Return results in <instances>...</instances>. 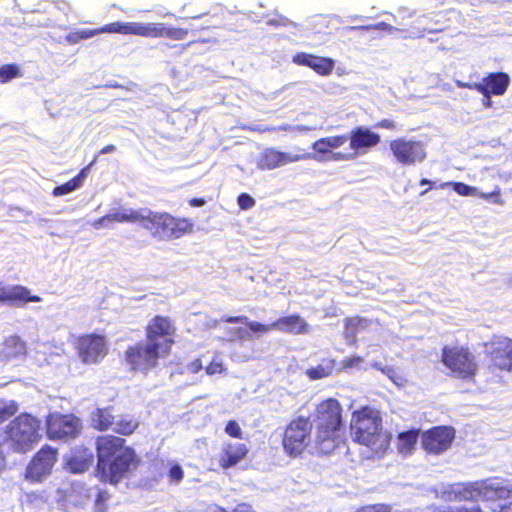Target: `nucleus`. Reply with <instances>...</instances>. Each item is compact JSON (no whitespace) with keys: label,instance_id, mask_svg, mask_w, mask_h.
<instances>
[{"label":"nucleus","instance_id":"nucleus-1","mask_svg":"<svg viewBox=\"0 0 512 512\" xmlns=\"http://www.w3.org/2000/svg\"><path fill=\"white\" fill-rule=\"evenodd\" d=\"M96 476L103 482L117 484L136 466V456L125 440L116 436L97 439Z\"/></svg>","mask_w":512,"mask_h":512},{"label":"nucleus","instance_id":"nucleus-2","mask_svg":"<svg viewBox=\"0 0 512 512\" xmlns=\"http://www.w3.org/2000/svg\"><path fill=\"white\" fill-rule=\"evenodd\" d=\"M437 499L452 501H477L479 499L492 501L505 498L510 490L497 480L476 481L471 483H441L433 488Z\"/></svg>","mask_w":512,"mask_h":512},{"label":"nucleus","instance_id":"nucleus-3","mask_svg":"<svg viewBox=\"0 0 512 512\" xmlns=\"http://www.w3.org/2000/svg\"><path fill=\"white\" fill-rule=\"evenodd\" d=\"M141 227L156 240L171 241L194 232V223L186 217H177L165 211L147 210Z\"/></svg>","mask_w":512,"mask_h":512},{"label":"nucleus","instance_id":"nucleus-4","mask_svg":"<svg viewBox=\"0 0 512 512\" xmlns=\"http://www.w3.org/2000/svg\"><path fill=\"white\" fill-rule=\"evenodd\" d=\"M351 435L355 442L376 452L385 450L390 441V434L382 428L381 418H352Z\"/></svg>","mask_w":512,"mask_h":512},{"label":"nucleus","instance_id":"nucleus-5","mask_svg":"<svg viewBox=\"0 0 512 512\" xmlns=\"http://www.w3.org/2000/svg\"><path fill=\"white\" fill-rule=\"evenodd\" d=\"M5 434V439L11 441L15 451L26 453L41 438L40 422L37 418H14L6 425Z\"/></svg>","mask_w":512,"mask_h":512},{"label":"nucleus","instance_id":"nucleus-6","mask_svg":"<svg viewBox=\"0 0 512 512\" xmlns=\"http://www.w3.org/2000/svg\"><path fill=\"white\" fill-rule=\"evenodd\" d=\"M440 361L453 375L461 379L471 380L478 371L474 355L465 346H444Z\"/></svg>","mask_w":512,"mask_h":512},{"label":"nucleus","instance_id":"nucleus-7","mask_svg":"<svg viewBox=\"0 0 512 512\" xmlns=\"http://www.w3.org/2000/svg\"><path fill=\"white\" fill-rule=\"evenodd\" d=\"M158 345L146 341L136 343L126 348L123 354V360L132 372H148L158 365V361L167 356L161 353Z\"/></svg>","mask_w":512,"mask_h":512},{"label":"nucleus","instance_id":"nucleus-8","mask_svg":"<svg viewBox=\"0 0 512 512\" xmlns=\"http://www.w3.org/2000/svg\"><path fill=\"white\" fill-rule=\"evenodd\" d=\"M176 327L170 317L163 315L153 316L145 326V337L149 343L158 345L168 356L175 343Z\"/></svg>","mask_w":512,"mask_h":512},{"label":"nucleus","instance_id":"nucleus-9","mask_svg":"<svg viewBox=\"0 0 512 512\" xmlns=\"http://www.w3.org/2000/svg\"><path fill=\"white\" fill-rule=\"evenodd\" d=\"M388 145L395 162L402 166H414L427 157L426 146L420 140L398 137Z\"/></svg>","mask_w":512,"mask_h":512},{"label":"nucleus","instance_id":"nucleus-10","mask_svg":"<svg viewBox=\"0 0 512 512\" xmlns=\"http://www.w3.org/2000/svg\"><path fill=\"white\" fill-rule=\"evenodd\" d=\"M74 348L84 364H98L108 354L107 338L103 334H82L76 338Z\"/></svg>","mask_w":512,"mask_h":512},{"label":"nucleus","instance_id":"nucleus-11","mask_svg":"<svg viewBox=\"0 0 512 512\" xmlns=\"http://www.w3.org/2000/svg\"><path fill=\"white\" fill-rule=\"evenodd\" d=\"M188 33L189 29L167 26L166 24L159 22H125V35L184 40Z\"/></svg>","mask_w":512,"mask_h":512},{"label":"nucleus","instance_id":"nucleus-12","mask_svg":"<svg viewBox=\"0 0 512 512\" xmlns=\"http://www.w3.org/2000/svg\"><path fill=\"white\" fill-rule=\"evenodd\" d=\"M311 429L312 424L309 418L294 419L284 433V451L291 457L301 455L308 446Z\"/></svg>","mask_w":512,"mask_h":512},{"label":"nucleus","instance_id":"nucleus-13","mask_svg":"<svg viewBox=\"0 0 512 512\" xmlns=\"http://www.w3.org/2000/svg\"><path fill=\"white\" fill-rule=\"evenodd\" d=\"M315 444L320 453L329 454L338 447L343 435L342 418H317Z\"/></svg>","mask_w":512,"mask_h":512},{"label":"nucleus","instance_id":"nucleus-14","mask_svg":"<svg viewBox=\"0 0 512 512\" xmlns=\"http://www.w3.org/2000/svg\"><path fill=\"white\" fill-rule=\"evenodd\" d=\"M349 140V160L366 154L381 142L378 133L365 126H356L347 135Z\"/></svg>","mask_w":512,"mask_h":512},{"label":"nucleus","instance_id":"nucleus-15","mask_svg":"<svg viewBox=\"0 0 512 512\" xmlns=\"http://www.w3.org/2000/svg\"><path fill=\"white\" fill-rule=\"evenodd\" d=\"M57 460V451L51 447H43L33 457L25 471V479L31 482H41L51 474Z\"/></svg>","mask_w":512,"mask_h":512},{"label":"nucleus","instance_id":"nucleus-16","mask_svg":"<svg viewBox=\"0 0 512 512\" xmlns=\"http://www.w3.org/2000/svg\"><path fill=\"white\" fill-rule=\"evenodd\" d=\"M347 141V134L322 137L313 142L312 150L324 161H349L348 152L337 151Z\"/></svg>","mask_w":512,"mask_h":512},{"label":"nucleus","instance_id":"nucleus-17","mask_svg":"<svg viewBox=\"0 0 512 512\" xmlns=\"http://www.w3.org/2000/svg\"><path fill=\"white\" fill-rule=\"evenodd\" d=\"M453 439V428L435 427L422 435V445L428 453L440 454L450 447Z\"/></svg>","mask_w":512,"mask_h":512},{"label":"nucleus","instance_id":"nucleus-18","mask_svg":"<svg viewBox=\"0 0 512 512\" xmlns=\"http://www.w3.org/2000/svg\"><path fill=\"white\" fill-rule=\"evenodd\" d=\"M490 363L494 369L511 372L512 371V339L502 337L492 342L491 349L488 352Z\"/></svg>","mask_w":512,"mask_h":512},{"label":"nucleus","instance_id":"nucleus-19","mask_svg":"<svg viewBox=\"0 0 512 512\" xmlns=\"http://www.w3.org/2000/svg\"><path fill=\"white\" fill-rule=\"evenodd\" d=\"M307 157L308 155L304 152L292 155L275 148H266L262 151L257 160V168L263 171L274 170L280 166L297 162Z\"/></svg>","mask_w":512,"mask_h":512},{"label":"nucleus","instance_id":"nucleus-20","mask_svg":"<svg viewBox=\"0 0 512 512\" xmlns=\"http://www.w3.org/2000/svg\"><path fill=\"white\" fill-rule=\"evenodd\" d=\"M80 418H47V433L51 439L68 440L80 432Z\"/></svg>","mask_w":512,"mask_h":512},{"label":"nucleus","instance_id":"nucleus-21","mask_svg":"<svg viewBox=\"0 0 512 512\" xmlns=\"http://www.w3.org/2000/svg\"><path fill=\"white\" fill-rule=\"evenodd\" d=\"M510 85V77L505 72H491L477 82L476 91L483 97L504 95Z\"/></svg>","mask_w":512,"mask_h":512},{"label":"nucleus","instance_id":"nucleus-22","mask_svg":"<svg viewBox=\"0 0 512 512\" xmlns=\"http://www.w3.org/2000/svg\"><path fill=\"white\" fill-rule=\"evenodd\" d=\"M293 63L312 69L320 76H328L332 73L335 61L330 57H322L306 52H297L292 57Z\"/></svg>","mask_w":512,"mask_h":512},{"label":"nucleus","instance_id":"nucleus-23","mask_svg":"<svg viewBox=\"0 0 512 512\" xmlns=\"http://www.w3.org/2000/svg\"><path fill=\"white\" fill-rule=\"evenodd\" d=\"M102 33H116L125 35V22H112L106 24L100 28L95 29H79L68 33L65 36V40L67 43L71 45H75L82 40H86L92 38L98 34Z\"/></svg>","mask_w":512,"mask_h":512},{"label":"nucleus","instance_id":"nucleus-24","mask_svg":"<svg viewBox=\"0 0 512 512\" xmlns=\"http://www.w3.org/2000/svg\"><path fill=\"white\" fill-rule=\"evenodd\" d=\"M41 297L31 295L30 290L22 285L0 286V303L23 306L28 302H40Z\"/></svg>","mask_w":512,"mask_h":512},{"label":"nucleus","instance_id":"nucleus-25","mask_svg":"<svg viewBox=\"0 0 512 512\" xmlns=\"http://www.w3.org/2000/svg\"><path fill=\"white\" fill-rule=\"evenodd\" d=\"M94 462L92 450L85 447H77L65 456L66 469L71 473H83Z\"/></svg>","mask_w":512,"mask_h":512},{"label":"nucleus","instance_id":"nucleus-26","mask_svg":"<svg viewBox=\"0 0 512 512\" xmlns=\"http://www.w3.org/2000/svg\"><path fill=\"white\" fill-rule=\"evenodd\" d=\"M91 425L98 430H112L118 434L129 435L138 426L135 418H92Z\"/></svg>","mask_w":512,"mask_h":512},{"label":"nucleus","instance_id":"nucleus-27","mask_svg":"<svg viewBox=\"0 0 512 512\" xmlns=\"http://www.w3.org/2000/svg\"><path fill=\"white\" fill-rule=\"evenodd\" d=\"M28 353L27 343L17 335L6 337L1 345L0 358L4 361H10L19 357H24Z\"/></svg>","mask_w":512,"mask_h":512},{"label":"nucleus","instance_id":"nucleus-28","mask_svg":"<svg viewBox=\"0 0 512 512\" xmlns=\"http://www.w3.org/2000/svg\"><path fill=\"white\" fill-rule=\"evenodd\" d=\"M274 330L289 334H305L308 332V324L298 314L283 316L272 322Z\"/></svg>","mask_w":512,"mask_h":512},{"label":"nucleus","instance_id":"nucleus-29","mask_svg":"<svg viewBox=\"0 0 512 512\" xmlns=\"http://www.w3.org/2000/svg\"><path fill=\"white\" fill-rule=\"evenodd\" d=\"M142 216H143V213L141 211H137V210H133V209L118 211L115 213L106 214V215L98 218L97 220L94 221L93 227L99 228V227L103 226L104 223H106V222L107 223L129 222V223H139L141 225Z\"/></svg>","mask_w":512,"mask_h":512},{"label":"nucleus","instance_id":"nucleus-30","mask_svg":"<svg viewBox=\"0 0 512 512\" xmlns=\"http://www.w3.org/2000/svg\"><path fill=\"white\" fill-rule=\"evenodd\" d=\"M248 450L242 443H226L223 446L220 463L223 468H229L240 462L247 454Z\"/></svg>","mask_w":512,"mask_h":512},{"label":"nucleus","instance_id":"nucleus-31","mask_svg":"<svg viewBox=\"0 0 512 512\" xmlns=\"http://www.w3.org/2000/svg\"><path fill=\"white\" fill-rule=\"evenodd\" d=\"M338 370L336 359L324 358L317 366L306 369L305 375L309 380L316 381L331 377Z\"/></svg>","mask_w":512,"mask_h":512},{"label":"nucleus","instance_id":"nucleus-32","mask_svg":"<svg viewBox=\"0 0 512 512\" xmlns=\"http://www.w3.org/2000/svg\"><path fill=\"white\" fill-rule=\"evenodd\" d=\"M94 494H98L97 486H87L76 482L71 487V499L76 505L84 506L92 501Z\"/></svg>","mask_w":512,"mask_h":512},{"label":"nucleus","instance_id":"nucleus-33","mask_svg":"<svg viewBox=\"0 0 512 512\" xmlns=\"http://www.w3.org/2000/svg\"><path fill=\"white\" fill-rule=\"evenodd\" d=\"M22 506L28 512L45 510L48 504V496L45 491H34L25 493L21 498Z\"/></svg>","mask_w":512,"mask_h":512},{"label":"nucleus","instance_id":"nucleus-34","mask_svg":"<svg viewBox=\"0 0 512 512\" xmlns=\"http://www.w3.org/2000/svg\"><path fill=\"white\" fill-rule=\"evenodd\" d=\"M222 322L225 323H243L245 324L248 329L257 334H266L271 330H274V326H272V323L270 324H263L257 321H249L248 318L244 315L239 316H228L225 315L221 318Z\"/></svg>","mask_w":512,"mask_h":512},{"label":"nucleus","instance_id":"nucleus-35","mask_svg":"<svg viewBox=\"0 0 512 512\" xmlns=\"http://www.w3.org/2000/svg\"><path fill=\"white\" fill-rule=\"evenodd\" d=\"M370 321L359 316L347 317L344 320V332L346 337L355 338V336L365 330Z\"/></svg>","mask_w":512,"mask_h":512},{"label":"nucleus","instance_id":"nucleus-36","mask_svg":"<svg viewBox=\"0 0 512 512\" xmlns=\"http://www.w3.org/2000/svg\"><path fill=\"white\" fill-rule=\"evenodd\" d=\"M316 416H341L342 408L335 398H327L316 406Z\"/></svg>","mask_w":512,"mask_h":512},{"label":"nucleus","instance_id":"nucleus-37","mask_svg":"<svg viewBox=\"0 0 512 512\" xmlns=\"http://www.w3.org/2000/svg\"><path fill=\"white\" fill-rule=\"evenodd\" d=\"M418 432L415 430L407 431L398 436V449L403 455H409L414 450L417 442Z\"/></svg>","mask_w":512,"mask_h":512},{"label":"nucleus","instance_id":"nucleus-38","mask_svg":"<svg viewBox=\"0 0 512 512\" xmlns=\"http://www.w3.org/2000/svg\"><path fill=\"white\" fill-rule=\"evenodd\" d=\"M84 176H85V169H82L72 179L68 180L67 182H65L59 186H56L53 189L52 194L56 197H59V196H63V195L71 193L72 191H74L81 185Z\"/></svg>","mask_w":512,"mask_h":512},{"label":"nucleus","instance_id":"nucleus-39","mask_svg":"<svg viewBox=\"0 0 512 512\" xmlns=\"http://www.w3.org/2000/svg\"><path fill=\"white\" fill-rule=\"evenodd\" d=\"M372 367L385 374L398 387H403L407 382L404 376L394 367L382 366L380 363H373Z\"/></svg>","mask_w":512,"mask_h":512},{"label":"nucleus","instance_id":"nucleus-40","mask_svg":"<svg viewBox=\"0 0 512 512\" xmlns=\"http://www.w3.org/2000/svg\"><path fill=\"white\" fill-rule=\"evenodd\" d=\"M445 186H451L452 189L460 196H476L478 194V189L473 186H469L464 182H448L440 185L441 188Z\"/></svg>","mask_w":512,"mask_h":512},{"label":"nucleus","instance_id":"nucleus-41","mask_svg":"<svg viewBox=\"0 0 512 512\" xmlns=\"http://www.w3.org/2000/svg\"><path fill=\"white\" fill-rule=\"evenodd\" d=\"M109 498V494L106 491H102L98 487V494H94V497L91 501L94 503L93 512H105Z\"/></svg>","mask_w":512,"mask_h":512},{"label":"nucleus","instance_id":"nucleus-42","mask_svg":"<svg viewBox=\"0 0 512 512\" xmlns=\"http://www.w3.org/2000/svg\"><path fill=\"white\" fill-rule=\"evenodd\" d=\"M19 75V69L15 64H6L0 67V83H6Z\"/></svg>","mask_w":512,"mask_h":512},{"label":"nucleus","instance_id":"nucleus-43","mask_svg":"<svg viewBox=\"0 0 512 512\" xmlns=\"http://www.w3.org/2000/svg\"><path fill=\"white\" fill-rule=\"evenodd\" d=\"M18 412V403L14 400L0 399V416H14Z\"/></svg>","mask_w":512,"mask_h":512},{"label":"nucleus","instance_id":"nucleus-44","mask_svg":"<svg viewBox=\"0 0 512 512\" xmlns=\"http://www.w3.org/2000/svg\"><path fill=\"white\" fill-rule=\"evenodd\" d=\"M477 197L484 199V200H489L492 203L497 204V205H502L504 203L503 199L501 198V189L498 186L495 187V189L489 193L480 192L478 190Z\"/></svg>","mask_w":512,"mask_h":512},{"label":"nucleus","instance_id":"nucleus-45","mask_svg":"<svg viewBox=\"0 0 512 512\" xmlns=\"http://www.w3.org/2000/svg\"><path fill=\"white\" fill-rule=\"evenodd\" d=\"M205 371L208 375L222 374L225 371V365L220 358H213L205 367Z\"/></svg>","mask_w":512,"mask_h":512},{"label":"nucleus","instance_id":"nucleus-46","mask_svg":"<svg viewBox=\"0 0 512 512\" xmlns=\"http://www.w3.org/2000/svg\"><path fill=\"white\" fill-rule=\"evenodd\" d=\"M222 22V17L218 13H212L211 14V20L207 21L206 25L200 26V27H192L190 30L195 31H202L207 29H215L220 27V24Z\"/></svg>","mask_w":512,"mask_h":512},{"label":"nucleus","instance_id":"nucleus-47","mask_svg":"<svg viewBox=\"0 0 512 512\" xmlns=\"http://www.w3.org/2000/svg\"><path fill=\"white\" fill-rule=\"evenodd\" d=\"M364 362V358L359 355H354L351 357L344 358L341 361V367L343 369H350V368H359Z\"/></svg>","mask_w":512,"mask_h":512},{"label":"nucleus","instance_id":"nucleus-48","mask_svg":"<svg viewBox=\"0 0 512 512\" xmlns=\"http://www.w3.org/2000/svg\"><path fill=\"white\" fill-rule=\"evenodd\" d=\"M237 204L241 210H248L255 205V200L247 193H241L237 197Z\"/></svg>","mask_w":512,"mask_h":512},{"label":"nucleus","instance_id":"nucleus-49","mask_svg":"<svg viewBox=\"0 0 512 512\" xmlns=\"http://www.w3.org/2000/svg\"><path fill=\"white\" fill-rule=\"evenodd\" d=\"M353 29H362V30H383L389 33L397 30L395 27L391 26L386 22H378L372 25L353 27Z\"/></svg>","mask_w":512,"mask_h":512},{"label":"nucleus","instance_id":"nucleus-50","mask_svg":"<svg viewBox=\"0 0 512 512\" xmlns=\"http://www.w3.org/2000/svg\"><path fill=\"white\" fill-rule=\"evenodd\" d=\"M356 512H391V509L388 505L385 504H375L364 506L358 509Z\"/></svg>","mask_w":512,"mask_h":512},{"label":"nucleus","instance_id":"nucleus-51","mask_svg":"<svg viewBox=\"0 0 512 512\" xmlns=\"http://www.w3.org/2000/svg\"><path fill=\"white\" fill-rule=\"evenodd\" d=\"M225 431L232 437H241V428L236 421H229Z\"/></svg>","mask_w":512,"mask_h":512},{"label":"nucleus","instance_id":"nucleus-52","mask_svg":"<svg viewBox=\"0 0 512 512\" xmlns=\"http://www.w3.org/2000/svg\"><path fill=\"white\" fill-rule=\"evenodd\" d=\"M374 126H375V128H383V129H387V130H396L397 129L396 122L391 119H382V120L378 121L377 123H375Z\"/></svg>","mask_w":512,"mask_h":512},{"label":"nucleus","instance_id":"nucleus-53","mask_svg":"<svg viewBox=\"0 0 512 512\" xmlns=\"http://www.w3.org/2000/svg\"><path fill=\"white\" fill-rule=\"evenodd\" d=\"M187 369L189 372H191L193 374L202 370L203 364H202L201 358H196V359H193L192 361H190L187 365Z\"/></svg>","mask_w":512,"mask_h":512},{"label":"nucleus","instance_id":"nucleus-54","mask_svg":"<svg viewBox=\"0 0 512 512\" xmlns=\"http://www.w3.org/2000/svg\"><path fill=\"white\" fill-rule=\"evenodd\" d=\"M169 476L172 480L176 482H180L183 478V471L179 465H175L171 467L169 471Z\"/></svg>","mask_w":512,"mask_h":512},{"label":"nucleus","instance_id":"nucleus-55","mask_svg":"<svg viewBox=\"0 0 512 512\" xmlns=\"http://www.w3.org/2000/svg\"><path fill=\"white\" fill-rule=\"evenodd\" d=\"M449 512H482L480 507L478 505H474L470 508L467 507H459V508H453Z\"/></svg>","mask_w":512,"mask_h":512},{"label":"nucleus","instance_id":"nucleus-56","mask_svg":"<svg viewBox=\"0 0 512 512\" xmlns=\"http://www.w3.org/2000/svg\"><path fill=\"white\" fill-rule=\"evenodd\" d=\"M188 203L191 207H201L206 204V200L204 198L194 197L189 199Z\"/></svg>","mask_w":512,"mask_h":512},{"label":"nucleus","instance_id":"nucleus-57","mask_svg":"<svg viewBox=\"0 0 512 512\" xmlns=\"http://www.w3.org/2000/svg\"><path fill=\"white\" fill-rule=\"evenodd\" d=\"M492 512H512V504L509 506H501L500 504H495L492 507Z\"/></svg>","mask_w":512,"mask_h":512},{"label":"nucleus","instance_id":"nucleus-58","mask_svg":"<svg viewBox=\"0 0 512 512\" xmlns=\"http://www.w3.org/2000/svg\"><path fill=\"white\" fill-rule=\"evenodd\" d=\"M233 512H254L252 507L248 504H239Z\"/></svg>","mask_w":512,"mask_h":512},{"label":"nucleus","instance_id":"nucleus-59","mask_svg":"<svg viewBox=\"0 0 512 512\" xmlns=\"http://www.w3.org/2000/svg\"><path fill=\"white\" fill-rule=\"evenodd\" d=\"M456 85L459 88H466V89H470V90H475L476 91L477 83H467V82L457 81Z\"/></svg>","mask_w":512,"mask_h":512},{"label":"nucleus","instance_id":"nucleus-60","mask_svg":"<svg viewBox=\"0 0 512 512\" xmlns=\"http://www.w3.org/2000/svg\"><path fill=\"white\" fill-rule=\"evenodd\" d=\"M116 151V147L115 145L113 144H108L106 146H104L100 151L99 153L100 154H108V153H113Z\"/></svg>","mask_w":512,"mask_h":512},{"label":"nucleus","instance_id":"nucleus-61","mask_svg":"<svg viewBox=\"0 0 512 512\" xmlns=\"http://www.w3.org/2000/svg\"><path fill=\"white\" fill-rule=\"evenodd\" d=\"M6 467V460L4 455L0 452V473L5 469Z\"/></svg>","mask_w":512,"mask_h":512},{"label":"nucleus","instance_id":"nucleus-62","mask_svg":"<svg viewBox=\"0 0 512 512\" xmlns=\"http://www.w3.org/2000/svg\"><path fill=\"white\" fill-rule=\"evenodd\" d=\"M352 416H371V415L366 413V409H364L363 411H354Z\"/></svg>","mask_w":512,"mask_h":512},{"label":"nucleus","instance_id":"nucleus-63","mask_svg":"<svg viewBox=\"0 0 512 512\" xmlns=\"http://www.w3.org/2000/svg\"><path fill=\"white\" fill-rule=\"evenodd\" d=\"M483 104L485 107H490L492 105L491 96L484 97Z\"/></svg>","mask_w":512,"mask_h":512},{"label":"nucleus","instance_id":"nucleus-64","mask_svg":"<svg viewBox=\"0 0 512 512\" xmlns=\"http://www.w3.org/2000/svg\"><path fill=\"white\" fill-rule=\"evenodd\" d=\"M212 512H228L227 510L223 509V508H220V507H215Z\"/></svg>","mask_w":512,"mask_h":512}]
</instances>
